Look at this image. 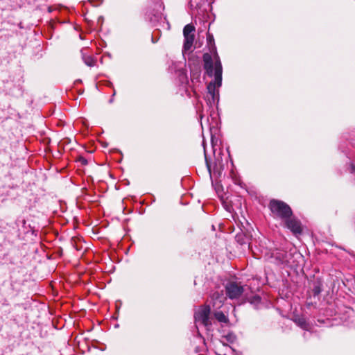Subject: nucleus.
I'll list each match as a JSON object with an SVG mask.
<instances>
[{"mask_svg":"<svg viewBox=\"0 0 355 355\" xmlns=\"http://www.w3.org/2000/svg\"><path fill=\"white\" fill-rule=\"evenodd\" d=\"M113 101V98H112L110 100V103H112Z\"/></svg>","mask_w":355,"mask_h":355,"instance_id":"6ab92c4d","label":"nucleus"},{"mask_svg":"<svg viewBox=\"0 0 355 355\" xmlns=\"http://www.w3.org/2000/svg\"><path fill=\"white\" fill-rule=\"evenodd\" d=\"M215 318L220 323L227 324L229 319L222 311H216L214 313Z\"/></svg>","mask_w":355,"mask_h":355,"instance_id":"1a4fd4ad","label":"nucleus"},{"mask_svg":"<svg viewBox=\"0 0 355 355\" xmlns=\"http://www.w3.org/2000/svg\"><path fill=\"white\" fill-rule=\"evenodd\" d=\"M194 38V34L188 36H184V45L182 49L183 53H184L187 51H189L191 49L193 44Z\"/></svg>","mask_w":355,"mask_h":355,"instance_id":"6e6552de","label":"nucleus"},{"mask_svg":"<svg viewBox=\"0 0 355 355\" xmlns=\"http://www.w3.org/2000/svg\"><path fill=\"white\" fill-rule=\"evenodd\" d=\"M261 302V297L258 295H255L253 297L252 300L251 301V303H259Z\"/></svg>","mask_w":355,"mask_h":355,"instance_id":"2eb2a0df","label":"nucleus"},{"mask_svg":"<svg viewBox=\"0 0 355 355\" xmlns=\"http://www.w3.org/2000/svg\"><path fill=\"white\" fill-rule=\"evenodd\" d=\"M195 31V27L191 24H187L183 29V35L184 36H188L191 35H193Z\"/></svg>","mask_w":355,"mask_h":355,"instance_id":"f8f14e48","label":"nucleus"},{"mask_svg":"<svg viewBox=\"0 0 355 355\" xmlns=\"http://www.w3.org/2000/svg\"><path fill=\"white\" fill-rule=\"evenodd\" d=\"M207 41L210 46V53H204L202 60L207 74L209 77L214 76V80L207 85L208 94L206 96L207 104L211 107L219 100L218 88L222 84L223 67L215 45L214 36L207 33Z\"/></svg>","mask_w":355,"mask_h":355,"instance_id":"f257e3e1","label":"nucleus"},{"mask_svg":"<svg viewBox=\"0 0 355 355\" xmlns=\"http://www.w3.org/2000/svg\"><path fill=\"white\" fill-rule=\"evenodd\" d=\"M294 322L297 324V326L301 327L303 329L308 330L309 329V324L306 322V320L303 317H298L294 320Z\"/></svg>","mask_w":355,"mask_h":355,"instance_id":"9d476101","label":"nucleus"},{"mask_svg":"<svg viewBox=\"0 0 355 355\" xmlns=\"http://www.w3.org/2000/svg\"><path fill=\"white\" fill-rule=\"evenodd\" d=\"M248 288L240 284L230 282L225 286L226 295L231 300L239 299Z\"/></svg>","mask_w":355,"mask_h":355,"instance_id":"39448f33","label":"nucleus"},{"mask_svg":"<svg viewBox=\"0 0 355 355\" xmlns=\"http://www.w3.org/2000/svg\"><path fill=\"white\" fill-rule=\"evenodd\" d=\"M217 142H218V139H216L211 135V147H212L213 153H214V162L212 164L209 162V161L208 160V159L207 157L206 150H205V148H204V151H205L206 165H207L208 171L210 173V175L211 176L212 175H216V176L219 177L221 175L222 171L224 169V163H223V159L221 156V151H220V149L218 145L217 144ZM202 144H203V146L205 147V144L203 143Z\"/></svg>","mask_w":355,"mask_h":355,"instance_id":"f03ea898","label":"nucleus"},{"mask_svg":"<svg viewBox=\"0 0 355 355\" xmlns=\"http://www.w3.org/2000/svg\"><path fill=\"white\" fill-rule=\"evenodd\" d=\"M83 59L85 64L89 67H94L96 64V60L91 55H86L83 53Z\"/></svg>","mask_w":355,"mask_h":355,"instance_id":"9b49d317","label":"nucleus"},{"mask_svg":"<svg viewBox=\"0 0 355 355\" xmlns=\"http://www.w3.org/2000/svg\"><path fill=\"white\" fill-rule=\"evenodd\" d=\"M272 261L277 265L288 264L289 261L288 260V254L282 250H277L272 254L271 256Z\"/></svg>","mask_w":355,"mask_h":355,"instance_id":"0eeeda50","label":"nucleus"},{"mask_svg":"<svg viewBox=\"0 0 355 355\" xmlns=\"http://www.w3.org/2000/svg\"><path fill=\"white\" fill-rule=\"evenodd\" d=\"M320 292H321V288H320V286H314L313 293L315 295H318L320 293Z\"/></svg>","mask_w":355,"mask_h":355,"instance_id":"dca6fc26","label":"nucleus"},{"mask_svg":"<svg viewBox=\"0 0 355 355\" xmlns=\"http://www.w3.org/2000/svg\"><path fill=\"white\" fill-rule=\"evenodd\" d=\"M79 161H80V162H81V164H83V165H87V160L85 158L83 157H80L79 158Z\"/></svg>","mask_w":355,"mask_h":355,"instance_id":"f3484780","label":"nucleus"},{"mask_svg":"<svg viewBox=\"0 0 355 355\" xmlns=\"http://www.w3.org/2000/svg\"><path fill=\"white\" fill-rule=\"evenodd\" d=\"M285 226L289 229L294 234H301V223L299 220L291 216L284 220Z\"/></svg>","mask_w":355,"mask_h":355,"instance_id":"423d86ee","label":"nucleus"},{"mask_svg":"<svg viewBox=\"0 0 355 355\" xmlns=\"http://www.w3.org/2000/svg\"><path fill=\"white\" fill-rule=\"evenodd\" d=\"M269 207L272 213L282 220H284L292 216L293 212L291 207L283 201L272 200L270 202Z\"/></svg>","mask_w":355,"mask_h":355,"instance_id":"7ed1b4c3","label":"nucleus"},{"mask_svg":"<svg viewBox=\"0 0 355 355\" xmlns=\"http://www.w3.org/2000/svg\"><path fill=\"white\" fill-rule=\"evenodd\" d=\"M227 337L229 338L228 340H230L231 342H232L233 340L235 338V336L233 334H229Z\"/></svg>","mask_w":355,"mask_h":355,"instance_id":"a211bd4d","label":"nucleus"},{"mask_svg":"<svg viewBox=\"0 0 355 355\" xmlns=\"http://www.w3.org/2000/svg\"><path fill=\"white\" fill-rule=\"evenodd\" d=\"M210 308L209 306H203L198 310L194 315L195 322L196 326L201 324L205 326L207 329L211 326V322L209 318Z\"/></svg>","mask_w":355,"mask_h":355,"instance_id":"20e7f679","label":"nucleus"},{"mask_svg":"<svg viewBox=\"0 0 355 355\" xmlns=\"http://www.w3.org/2000/svg\"><path fill=\"white\" fill-rule=\"evenodd\" d=\"M212 297L214 298L216 297V300H218V304L217 305L218 307H220L223 303V295H220L218 293H214L213 295H212ZM216 303L217 302H215L214 303V306H216Z\"/></svg>","mask_w":355,"mask_h":355,"instance_id":"4468645a","label":"nucleus"},{"mask_svg":"<svg viewBox=\"0 0 355 355\" xmlns=\"http://www.w3.org/2000/svg\"><path fill=\"white\" fill-rule=\"evenodd\" d=\"M236 240L241 245L248 244V239L242 233L236 234Z\"/></svg>","mask_w":355,"mask_h":355,"instance_id":"ddd939ff","label":"nucleus"}]
</instances>
